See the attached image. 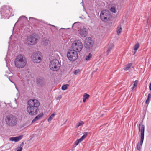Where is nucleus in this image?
<instances>
[{
  "label": "nucleus",
  "instance_id": "f257e3e1",
  "mask_svg": "<svg viewBox=\"0 0 151 151\" xmlns=\"http://www.w3.org/2000/svg\"><path fill=\"white\" fill-rule=\"evenodd\" d=\"M29 106L27 109V111L31 115H36L39 111L38 107L40 105L39 101L36 99H30L28 102Z\"/></svg>",
  "mask_w": 151,
  "mask_h": 151
},
{
  "label": "nucleus",
  "instance_id": "f03ea898",
  "mask_svg": "<svg viewBox=\"0 0 151 151\" xmlns=\"http://www.w3.org/2000/svg\"><path fill=\"white\" fill-rule=\"evenodd\" d=\"M27 62L26 57L24 55L22 54L17 56L14 61L15 67L18 68H24L26 65Z\"/></svg>",
  "mask_w": 151,
  "mask_h": 151
},
{
  "label": "nucleus",
  "instance_id": "7ed1b4c3",
  "mask_svg": "<svg viewBox=\"0 0 151 151\" xmlns=\"http://www.w3.org/2000/svg\"><path fill=\"white\" fill-rule=\"evenodd\" d=\"M5 121L7 125L12 127L16 126L18 121L17 117L12 114L7 115L5 119Z\"/></svg>",
  "mask_w": 151,
  "mask_h": 151
},
{
  "label": "nucleus",
  "instance_id": "20e7f679",
  "mask_svg": "<svg viewBox=\"0 0 151 151\" xmlns=\"http://www.w3.org/2000/svg\"><path fill=\"white\" fill-rule=\"evenodd\" d=\"M140 126L141 124H140L138 125V128L139 131L141 132L140 144L138 143L137 146V149L138 150H141L144 137L145 126L144 125H142L141 129H140Z\"/></svg>",
  "mask_w": 151,
  "mask_h": 151
},
{
  "label": "nucleus",
  "instance_id": "39448f33",
  "mask_svg": "<svg viewBox=\"0 0 151 151\" xmlns=\"http://www.w3.org/2000/svg\"><path fill=\"white\" fill-rule=\"evenodd\" d=\"M12 11V9L9 6H3L0 10L1 15L6 17L8 16H11Z\"/></svg>",
  "mask_w": 151,
  "mask_h": 151
},
{
  "label": "nucleus",
  "instance_id": "423d86ee",
  "mask_svg": "<svg viewBox=\"0 0 151 151\" xmlns=\"http://www.w3.org/2000/svg\"><path fill=\"white\" fill-rule=\"evenodd\" d=\"M72 50L77 52L81 51L83 48V44L79 40L74 41L71 46Z\"/></svg>",
  "mask_w": 151,
  "mask_h": 151
},
{
  "label": "nucleus",
  "instance_id": "0eeeda50",
  "mask_svg": "<svg viewBox=\"0 0 151 151\" xmlns=\"http://www.w3.org/2000/svg\"><path fill=\"white\" fill-rule=\"evenodd\" d=\"M60 66L58 60H52L50 63L49 67L50 69L52 70L55 71L58 70Z\"/></svg>",
  "mask_w": 151,
  "mask_h": 151
},
{
  "label": "nucleus",
  "instance_id": "6e6552de",
  "mask_svg": "<svg viewBox=\"0 0 151 151\" xmlns=\"http://www.w3.org/2000/svg\"><path fill=\"white\" fill-rule=\"evenodd\" d=\"M67 56L70 60L73 61L77 58L78 55L76 51H74V50H70L68 52Z\"/></svg>",
  "mask_w": 151,
  "mask_h": 151
},
{
  "label": "nucleus",
  "instance_id": "1a4fd4ad",
  "mask_svg": "<svg viewBox=\"0 0 151 151\" xmlns=\"http://www.w3.org/2000/svg\"><path fill=\"white\" fill-rule=\"evenodd\" d=\"M32 60L35 63L40 62L42 59V53L40 52L34 53L31 56Z\"/></svg>",
  "mask_w": 151,
  "mask_h": 151
},
{
  "label": "nucleus",
  "instance_id": "9d476101",
  "mask_svg": "<svg viewBox=\"0 0 151 151\" xmlns=\"http://www.w3.org/2000/svg\"><path fill=\"white\" fill-rule=\"evenodd\" d=\"M93 44V41L90 37H87L85 39L84 41V46L86 49L88 50L91 49Z\"/></svg>",
  "mask_w": 151,
  "mask_h": 151
},
{
  "label": "nucleus",
  "instance_id": "9b49d317",
  "mask_svg": "<svg viewBox=\"0 0 151 151\" xmlns=\"http://www.w3.org/2000/svg\"><path fill=\"white\" fill-rule=\"evenodd\" d=\"M110 12L107 10H104L101 11L100 15L101 19L102 21H104L107 20L109 17Z\"/></svg>",
  "mask_w": 151,
  "mask_h": 151
},
{
  "label": "nucleus",
  "instance_id": "f8f14e48",
  "mask_svg": "<svg viewBox=\"0 0 151 151\" xmlns=\"http://www.w3.org/2000/svg\"><path fill=\"white\" fill-rule=\"evenodd\" d=\"M36 37L33 35H31L27 38V43L29 45H33L35 44L37 40Z\"/></svg>",
  "mask_w": 151,
  "mask_h": 151
},
{
  "label": "nucleus",
  "instance_id": "ddd939ff",
  "mask_svg": "<svg viewBox=\"0 0 151 151\" xmlns=\"http://www.w3.org/2000/svg\"><path fill=\"white\" fill-rule=\"evenodd\" d=\"M88 33L87 29L83 27L78 30V33L81 36L83 37H85Z\"/></svg>",
  "mask_w": 151,
  "mask_h": 151
},
{
  "label": "nucleus",
  "instance_id": "4468645a",
  "mask_svg": "<svg viewBox=\"0 0 151 151\" xmlns=\"http://www.w3.org/2000/svg\"><path fill=\"white\" fill-rule=\"evenodd\" d=\"M23 137V135H21L19 136L11 137L9 138V140L11 141L17 142L20 141Z\"/></svg>",
  "mask_w": 151,
  "mask_h": 151
},
{
  "label": "nucleus",
  "instance_id": "2eb2a0df",
  "mask_svg": "<svg viewBox=\"0 0 151 151\" xmlns=\"http://www.w3.org/2000/svg\"><path fill=\"white\" fill-rule=\"evenodd\" d=\"M44 82V79L42 77L38 78L37 79L36 83L38 85L42 86L43 85Z\"/></svg>",
  "mask_w": 151,
  "mask_h": 151
},
{
  "label": "nucleus",
  "instance_id": "dca6fc26",
  "mask_svg": "<svg viewBox=\"0 0 151 151\" xmlns=\"http://www.w3.org/2000/svg\"><path fill=\"white\" fill-rule=\"evenodd\" d=\"M43 116V114L42 113L40 114L37 116L32 121V122L33 123L34 122L37 121V120L39 119Z\"/></svg>",
  "mask_w": 151,
  "mask_h": 151
},
{
  "label": "nucleus",
  "instance_id": "f3484780",
  "mask_svg": "<svg viewBox=\"0 0 151 151\" xmlns=\"http://www.w3.org/2000/svg\"><path fill=\"white\" fill-rule=\"evenodd\" d=\"M83 134L84 135H83L80 138L77 139L79 143L81 142L87 136L88 133L87 132H85L83 133Z\"/></svg>",
  "mask_w": 151,
  "mask_h": 151
},
{
  "label": "nucleus",
  "instance_id": "a211bd4d",
  "mask_svg": "<svg viewBox=\"0 0 151 151\" xmlns=\"http://www.w3.org/2000/svg\"><path fill=\"white\" fill-rule=\"evenodd\" d=\"M22 21V22H25L28 21L27 18L24 16H21L18 20L17 21V22L18 21Z\"/></svg>",
  "mask_w": 151,
  "mask_h": 151
},
{
  "label": "nucleus",
  "instance_id": "6ab92c4d",
  "mask_svg": "<svg viewBox=\"0 0 151 151\" xmlns=\"http://www.w3.org/2000/svg\"><path fill=\"white\" fill-rule=\"evenodd\" d=\"M114 46V45L113 43H110L109 44V46L106 52L107 54L108 55L110 52L111 50L112 49Z\"/></svg>",
  "mask_w": 151,
  "mask_h": 151
},
{
  "label": "nucleus",
  "instance_id": "aec40b11",
  "mask_svg": "<svg viewBox=\"0 0 151 151\" xmlns=\"http://www.w3.org/2000/svg\"><path fill=\"white\" fill-rule=\"evenodd\" d=\"M24 145V142H22L21 144L19 145L17 148V151H22L23 149Z\"/></svg>",
  "mask_w": 151,
  "mask_h": 151
},
{
  "label": "nucleus",
  "instance_id": "412c9836",
  "mask_svg": "<svg viewBox=\"0 0 151 151\" xmlns=\"http://www.w3.org/2000/svg\"><path fill=\"white\" fill-rule=\"evenodd\" d=\"M89 95L87 93H85L84 94L83 96V102H85L86 101V99H88L89 97Z\"/></svg>",
  "mask_w": 151,
  "mask_h": 151
},
{
  "label": "nucleus",
  "instance_id": "4be33fe9",
  "mask_svg": "<svg viewBox=\"0 0 151 151\" xmlns=\"http://www.w3.org/2000/svg\"><path fill=\"white\" fill-rule=\"evenodd\" d=\"M92 54L91 53H89L88 55L86 56L85 58V60H86L89 61L92 58Z\"/></svg>",
  "mask_w": 151,
  "mask_h": 151
},
{
  "label": "nucleus",
  "instance_id": "5701e85b",
  "mask_svg": "<svg viewBox=\"0 0 151 151\" xmlns=\"http://www.w3.org/2000/svg\"><path fill=\"white\" fill-rule=\"evenodd\" d=\"M132 63H129L125 66V68L124 69V70L125 71L128 70L132 66Z\"/></svg>",
  "mask_w": 151,
  "mask_h": 151
},
{
  "label": "nucleus",
  "instance_id": "b1692460",
  "mask_svg": "<svg viewBox=\"0 0 151 151\" xmlns=\"http://www.w3.org/2000/svg\"><path fill=\"white\" fill-rule=\"evenodd\" d=\"M139 45L138 43H137L134 46V50L135 51L134 52V54L136 52L137 50L139 48Z\"/></svg>",
  "mask_w": 151,
  "mask_h": 151
},
{
  "label": "nucleus",
  "instance_id": "393cba45",
  "mask_svg": "<svg viewBox=\"0 0 151 151\" xmlns=\"http://www.w3.org/2000/svg\"><path fill=\"white\" fill-rule=\"evenodd\" d=\"M55 114L54 113H53L52 114H51L49 117L48 119V121L49 122H50L51 121L52 119L55 116Z\"/></svg>",
  "mask_w": 151,
  "mask_h": 151
},
{
  "label": "nucleus",
  "instance_id": "a878e982",
  "mask_svg": "<svg viewBox=\"0 0 151 151\" xmlns=\"http://www.w3.org/2000/svg\"><path fill=\"white\" fill-rule=\"evenodd\" d=\"M122 31V29L120 25H119L118 26L117 28V34L119 35V34Z\"/></svg>",
  "mask_w": 151,
  "mask_h": 151
},
{
  "label": "nucleus",
  "instance_id": "bb28decb",
  "mask_svg": "<svg viewBox=\"0 0 151 151\" xmlns=\"http://www.w3.org/2000/svg\"><path fill=\"white\" fill-rule=\"evenodd\" d=\"M84 124V122L83 121H81L79 122H78L76 124V127L77 128L80 126H82Z\"/></svg>",
  "mask_w": 151,
  "mask_h": 151
},
{
  "label": "nucleus",
  "instance_id": "cd10ccee",
  "mask_svg": "<svg viewBox=\"0 0 151 151\" xmlns=\"http://www.w3.org/2000/svg\"><path fill=\"white\" fill-rule=\"evenodd\" d=\"M138 83V81L137 80H135L134 82L133 87H132V90H133L134 88L135 87L137 86Z\"/></svg>",
  "mask_w": 151,
  "mask_h": 151
},
{
  "label": "nucleus",
  "instance_id": "c85d7f7f",
  "mask_svg": "<svg viewBox=\"0 0 151 151\" xmlns=\"http://www.w3.org/2000/svg\"><path fill=\"white\" fill-rule=\"evenodd\" d=\"M68 84H65L63 85L62 87V89L63 90H65L67 89L68 88Z\"/></svg>",
  "mask_w": 151,
  "mask_h": 151
},
{
  "label": "nucleus",
  "instance_id": "c756f323",
  "mask_svg": "<svg viewBox=\"0 0 151 151\" xmlns=\"http://www.w3.org/2000/svg\"><path fill=\"white\" fill-rule=\"evenodd\" d=\"M110 11L112 12L116 13V8L114 7H112L110 9Z\"/></svg>",
  "mask_w": 151,
  "mask_h": 151
},
{
  "label": "nucleus",
  "instance_id": "7c9ffc66",
  "mask_svg": "<svg viewBox=\"0 0 151 151\" xmlns=\"http://www.w3.org/2000/svg\"><path fill=\"white\" fill-rule=\"evenodd\" d=\"M80 72V70L79 69H78L75 70L73 72V73L75 75H77Z\"/></svg>",
  "mask_w": 151,
  "mask_h": 151
},
{
  "label": "nucleus",
  "instance_id": "2f4dec72",
  "mask_svg": "<svg viewBox=\"0 0 151 151\" xmlns=\"http://www.w3.org/2000/svg\"><path fill=\"white\" fill-rule=\"evenodd\" d=\"M5 60L6 62V66L8 68V64H7V62H8V59L7 58V56L6 57V58H5Z\"/></svg>",
  "mask_w": 151,
  "mask_h": 151
},
{
  "label": "nucleus",
  "instance_id": "473e14b6",
  "mask_svg": "<svg viewBox=\"0 0 151 151\" xmlns=\"http://www.w3.org/2000/svg\"><path fill=\"white\" fill-rule=\"evenodd\" d=\"M79 143V142L77 140H76V141L75 142V145H76V146L78 145V144Z\"/></svg>",
  "mask_w": 151,
  "mask_h": 151
},
{
  "label": "nucleus",
  "instance_id": "72a5a7b5",
  "mask_svg": "<svg viewBox=\"0 0 151 151\" xmlns=\"http://www.w3.org/2000/svg\"><path fill=\"white\" fill-rule=\"evenodd\" d=\"M151 98V94H149L148 95L147 99H149Z\"/></svg>",
  "mask_w": 151,
  "mask_h": 151
},
{
  "label": "nucleus",
  "instance_id": "f704fd0d",
  "mask_svg": "<svg viewBox=\"0 0 151 151\" xmlns=\"http://www.w3.org/2000/svg\"><path fill=\"white\" fill-rule=\"evenodd\" d=\"M149 88L150 90L151 91V82L150 83L149 86Z\"/></svg>",
  "mask_w": 151,
  "mask_h": 151
},
{
  "label": "nucleus",
  "instance_id": "c9c22d12",
  "mask_svg": "<svg viewBox=\"0 0 151 151\" xmlns=\"http://www.w3.org/2000/svg\"><path fill=\"white\" fill-rule=\"evenodd\" d=\"M149 99H148L147 98V99L146 100V102H145L146 104H148V102L149 101Z\"/></svg>",
  "mask_w": 151,
  "mask_h": 151
},
{
  "label": "nucleus",
  "instance_id": "e433bc0d",
  "mask_svg": "<svg viewBox=\"0 0 151 151\" xmlns=\"http://www.w3.org/2000/svg\"><path fill=\"white\" fill-rule=\"evenodd\" d=\"M29 20H30L31 19H35V18H33V17H29Z\"/></svg>",
  "mask_w": 151,
  "mask_h": 151
},
{
  "label": "nucleus",
  "instance_id": "4c0bfd02",
  "mask_svg": "<svg viewBox=\"0 0 151 151\" xmlns=\"http://www.w3.org/2000/svg\"><path fill=\"white\" fill-rule=\"evenodd\" d=\"M45 41L46 43L47 44L48 43L49 41L48 40H45Z\"/></svg>",
  "mask_w": 151,
  "mask_h": 151
},
{
  "label": "nucleus",
  "instance_id": "58836bf2",
  "mask_svg": "<svg viewBox=\"0 0 151 151\" xmlns=\"http://www.w3.org/2000/svg\"><path fill=\"white\" fill-rule=\"evenodd\" d=\"M77 22H76V23H75L73 24V26H74L75 25V24H76V23H77Z\"/></svg>",
  "mask_w": 151,
  "mask_h": 151
},
{
  "label": "nucleus",
  "instance_id": "ea45409f",
  "mask_svg": "<svg viewBox=\"0 0 151 151\" xmlns=\"http://www.w3.org/2000/svg\"><path fill=\"white\" fill-rule=\"evenodd\" d=\"M14 84L16 86L15 84ZM15 87H16V88L17 89V87H16V86H15Z\"/></svg>",
  "mask_w": 151,
  "mask_h": 151
},
{
  "label": "nucleus",
  "instance_id": "a19ab883",
  "mask_svg": "<svg viewBox=\"0 0 151 151\" xmlns=\"http://www.w3.org/2000/svg\"><path fill=\"white\" fill-rule=\"evenodd\" d=\"M10 81L11 82L13 83V82L12 81H11V80H10Z\"/></svg>",
  "mask_w": 151,
  "mask_h": 151
},
{
  "label": "nucleus",
  "instance_id": "79ce46f5",
  "mask_svg": "<svg viewBox=\"0 0 151 151\" xmlns=\"http://www.w3.org/2000/svg\"><path fill=\"white\" fill-rule=\"evenodd\" d=\"M52 26H54V27H55V26H54V25H52Z\"/></svg>",
  "mask_w": 151,
  "mask_h": 151
},
{
  "label": "nucleus",
  "instance_id": "37998d69",
  "mask_svg": "<svg viewBox=\"0 0 151 151\" xmlns=\"http://www.w3.org/2000/svg\"><path fill=\"white\" fill-rule=\"evenodd\" d=\"M9 80H10V79H9Z\"/></svg>",
  "mask_w": 151,
  "mask_h": 151
},
{
  "label": "nucleus",
  "instance_id": "c03bdc74",
  "mask_svg": "<svg viewBox=\"0 0 151 151\" xmlns=\"http://www.w3.org/2000/svg\"><path fill=\"white\" fill-rule=\"evenodd\" d=\"M9 80H10V79H9Z\"/></svg>",
  "mask_w": 151,
  "mask_h": 151
},
{
  "label": "nucleus",
  "instance_id": "a18cd8bd",
  "mask_svg": "<svg viewBox=\"0 0 151 151\" xmlns=\"http://www.w3.org/2000/svg\"><path fill=\"white\" fill-rule=\"evenodd\" d=\"M141 150H139V151H140Z\"/></svg>",
  "mask_w": 151,
  "mask_h": 151
}]
</instances>
